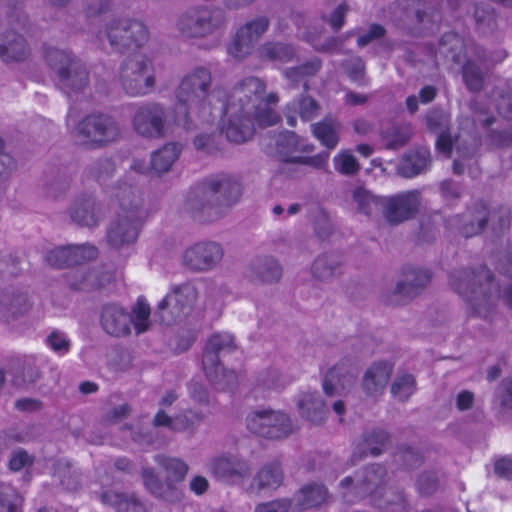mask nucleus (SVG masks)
Returning <instances> with one entry per match:
<instances>
[{
    "mask_svg": "<svg viewBox=\"0 0 512 512\" xmlns=\"http://www.w3.org/2000/svg\"><path fill=\"white\" fill-rule=\"evenodd\" d=\"M100 498L103 504L111 506L117 512H148L145 504L134 495L108 490Z\"/></svg>",
    "mask_w": 512,
    "mask_h": 512,
    "instance_id": "a878e982",
    "label": "nucleus"
},
{
    "mask_svg": "<svg viewBox=\"0 0 512 512\" xmlns=\"http://www.w3.org/2000/svg\"><path fill=\"white\" fill-rule=\"evenodd\" d=\"M355 377L356 374L349 360L340 361L324 375V393L327 396H333L335 393H339V390H344L347 385H350L354 381Z\"/></svg>",
    "mask_w": 512,
    "mask_h": 512,
    "instance_id": "aec40b11",
    "label": "nucleus"
},
{
    "mask_svg": "<svg viewBox=\"0 0 512 512\" xmlns=\"http://www.w3.org/2000/svg\"><path fill=\"white\" fill-rule=\"evenodd\" d=\"M293 109L298 110L299 115L303 120H310L318 113V106L311 98H303L297 104V107L293 106Z\"/></svg>",
    "mask_w": 512,
    "mask_h": 512,
    "instance_id": "603ef678",
    "label": "nucleus"
},
{
    "mask_svg": "<svg viewBox=\"0 0 512 512\" xmlns=\"http://www.w3.org/2000/svg\"><path fill=\"white\" fill-rule=\"evenodd\" d=\"M189 394L193 400L199 403H206L208 401V393L205 387L195 381H192L188 386Z\"/></svg>",
    "mask_w": 512,
    "mask_h": 512,
    "instance_id": "bf43d9fd",
    "label": "nucleus"
},
{
    "mask_svg": "<svg viewBox=\"0 0 512 512\" xmlns=\"http://www.w3.org/2000/svg\"><path fill=\"white\" fill-rule=\"evenodd\" d=\"M204 196L209 202L231 200L241 193L238 179L228 174H218L210 177L203 187Z\"/></svg>",
    "mask_w": 512,
    "mask_h": 512,
    "instance_id": "dca6fc26",
    "label": "nucleus"
},
{
    "mask_svg": "<svg viewBox=\"0 0 512 512\" xmlns=\"http://www.w3.org/2000/svg\"><path fill=\"white\" fill-rule=\"evenodd\" d=\"M315 137L327 148H334L338 143L339 125L332 119L313 125Z\"/></svg>",
    "mask_w": 512,
    "mask_h": 512,
    "instance_id": "473e14b6",
    "label": "nucleus"
},
{
    "mask_svg": "<svg viewBox=\"0 0 512 512\" xmlns=\"http://www.w3.org/2000/svg\"><path fill=\"white\" fill-rule=\"evenodd\" d=\"M223 22L219 10L208 8L190 9L183 13L177 21V29L184 37H203L218 28Z\"/></svg>",
    "mask_w": 512,
    "mask_h": 512,
    "instance_id": "6e6552de",
    "label": "nucleus"
},
{
    "mask_svg": "<svg viewBox=\"0 0 512 512\" xmlns=\"http://www.w3.org/2000/svg\"><path fill=\"white\" fill-rule=\"evenodd\" d=\"M474 402V395L468 390L461 391L456 399V406L460 411L470 409Z\"/></svg>",
    "mask_w": 512,
    "mask_h": 512,
    "instance_id": "0e129e2a",
    "label": "nucleus"
},
{
    "mask_svg": "<svg viewBox=\"0 0 512 512\" xmlns=\"http://www.w3.org/2000/svg\"><path fill=\"white\" fill-rule=\"evenodd\" d=\"M300 415L313 424H321L325 421L328 408L316 392L304 393L298 401Z\"/></svg>",
    "mask_w": 512,
    "mask_h": 512,
    "instance_id": "b1692460",
    "label": "nucleus"
},
{
    "mask_svg": "<svg viewBox=\"0 0 512 512\" xmlns=\"http://www.w3.org/2000/svg\"><path fill=\"white\" fill-rule=\"evenodd\" d=\"M141 477L145 488L154 496L162 498L164 495V484L151 467L142 469Z\"/></svg>",
    "mask_w": 512,
    "mask_h": 512,
    "instance_id": "ea45409f",
    "label": "nucleus"
},
{
    "mask_svg": "<svg viewBox=\"0 0 512 512\" xmlns=\"http://www.w3.org/2000/svg\"><path fill=\"white\" fill-rule=\"evenodd\" d=\"M34 463V457L29 455L24 449H18L11 454L8 462V468L13 472H19L25 467H30Z\"/></svg>",
    "mask_w": 512,
    "mask_h": 512,
    "instance_id": "c03bdc74",
    "label": "nucleus"
},
{
    "mask_svg": "<svg viewBox=\"0 0 512 512\" xmlns=\"http://www.w3.org/2000/svg\"><path fill=\"white\" fill-rule=\"evenodd\" d=\"M364 444L372 456L380 455L387 446L389 435L382 429H375L364 435Z\"/></svg>",
    "mask_w": 512,
    "mask_h": 512,
    "instance_id": "4c0bfd02",
    "label": "nucleus"
},
{
    "mask_svg": "<svg viewBox=\"0 0 512 512\" xmlns=\"http://www.w3.org/2000/svg\"><path fill=\"white\" fill-rule=\"evenodd\" d=\"M68 252L74 254L75 258L78 260V263L93 259L97 256V249L94 246L88 244L67 246V248L58 249L55 253L66 254Z\"/></svg>",
    "mask_w": 512,
    "mask_h": 512,
    "instance_id": "37998d69",
    "label": "nucleus"
},
{
    "mask_svg": "<svg viewBox=\"0 0 512 512\" xmlns=\"http://www.w3.org/2000/svg\"><path fill=\"white\" fill-rule=\"evenodd\" d=\"M401 454L403 461L410 467L419 466L423 462L422 456L410 446L401 449Z\"/></svg>",
    "mask_w": 512,
    "mask_h": 512,
    "instance_id": "680f3d73",
    "label": "nucleus"
},
{
    "mask_svg": "<svg viewBox=\"0 0 512 512\" xmlns=\"http://www.w3.org/2000/svg\"><path fill=\"white\" fill-rule=\"evenodd\" d=\"M282 480L283 473L280 462L278 461H273L267 465H264L254 478V481L257 483L259 489H276L281 485Z\"/></svg>",
    "mask_w": 512,
    "mask_h": 512,
    "instance_id": "2f4dec72",
    "label": "nucleus"
},
{
    "mask_svg": "<svg viewBox=\"0 0 512 512\" xmlns=\"http://www.w3.org/2000/svg\"><path fill=\"white\" fill-rule=\"evenodd\" d=\"M337 264L327 257H320L315 260L312 266V273L317 279L324 281L332 278L337 271Z\"/></svg>",
    "mask_w": 512,
    "mask_h": 512,
    "instance_id": "a19ab883",
    "label": "nucleus"
},
{
    "mask_svg": "<svg viewBox=\"0 0 512 512\" xmlns=\"http://www.w3.org/2000/svg\"><path fill=\"white\" fill-rule=\"evenodd\" d=\"M47 342L49 346L56 352L65 351L67 352L69 349L68 340L57 332H52L48 338Z\"/></svg>",
    "mask_w": 512,
    "mask_h": 512,
    "instance_id": "13d9d810",
    "label": "nucleus"
},
{
    "mask_svg": "<svg viewBox=\"0 0 512 512\" xmlns=\"http://www.w3.org/2000/svg\"><path fill=\"white\" fill-rule=\"evenodd\" d=\"M223 257L222 247L216 242L198 243L187 249L183 261L190 269L209 271L213 269Z\"/></svg>",
    "mask_w": 512,
    "mask_h": 512,
    "instance_id": "f8f14e48",
    "label": "nucleus"
},
{
    "mask_svg": "<svg viewBox=\"0 0 512 512\" xmlns=\"http://www.w3.org/2000/svg\"><path fill=\"white\" fill-rule=\"evenodd\" d=\"M24 499L9 484L0 483V512H22Z\"/></svg>",
    "mask_w": 512,
    "mask_h": 512,
    "instance_id": "f704fd0d",
    "label": "nucleus"
},
{
    "mask_svg": "<svg viewBox=\"0 0 512 512\" xmlns=\"http://www.w3.org/2000/svg\"><path fill=\"white\" fill-rule=\"evenodd\" d=\"M60 248L61 247L55 248L49 252L47 259L51 265L63 266L78 263V260L75 258L73 253L68 252L66 254H56L55 252Z\"/></svg>",
    "mask_w": 512,
    "mask_h": 512,
    "instance_id": "5fc2aeb1",
    "label": "nucleus"
},
{
    "mask_svg": "<svg viewBox=\"0 0 512 512\" xmlns=\"http://www.w3.org/2000/svg\"><path fill=\"white\" fill-rule=\"evenodd\" d=\"M260 56L273 61L287 62L292 58L293 49L281 43H268L260 48Z\"/></svg>",
    "mask_w": 512,
    "mask_h": 512,
    "instance_id": "e433bc0d",
    "label": "nucleus"
},
{
    "mask_svg": "<svg viewBox=\"0 0 512 512\" xmlns=\"http://www.w3.org/2000/svg\"><path fill=\"white\" fill-rule=\"evenodd\" d=\"M251 276L262 282L278 281L282 275V268L279 262L272 256L257 257L250 264Z\"/></svg>",
    "mask_w": 512,
    "mask_h": 512,
    "instance_id": "bb28decb",
    "label": "nucleus"
},
{
    "mask_svg": "<svg viewBox=\"0 0 512 512\" xmlns=\"http://www.w3.org/2000/svg\"><path fill=\"white\" fill-rule=\"evenodd\" d=\"M126 315L125 309L117 303L106 304L101 311L102 320H118Z\"/></svg>",
    "mask_w": 512,
    "mask_h": 512,
    "instance_id": "6e6d98bb",
    "label": "nucleus"
},
{
    "mask_svg": "<svg viewBox=\"0 0 512 512\" xmlns=\"http://www.w3.org/2000/svg\"><path fill=\"white\" fill-rule=\"evenodd\" d=\"M71 218L81 225L92 226L97 223L99 217L94 202L84 200L73 205Z\"/></svg>",
    "mask_w": 512,
    "mask_h": 512,
    "instance_id": "72a5a7b5",
    "label": "nucleus"
},
{
    "mask_svg": "<svg viewBox=\"0 0 512 512\" xmlns=\"http://www.w3.org/2000/svg\"><path fill=\"white\" fill-rule=\"evenodd\" d=\"M429 163V153L420 149L407 154L400 162L398 171L404 177H413L422 172Z\"/></svg>",
    "mask_w": 512,
    "mask_h": 512,
    "instance_id": "c756f323",
    "label": "nucleus"
},
{
    "mask_svg": "<svg viewBox=\"0 0 512 512\" xmlns=\"http://www.w3.org/2000/svg\"><path fill=\"white\" fill-rule=\"evenodd\" d=\"M151 315V307L144 296H139L131 309V317L134 320H148Z\"/></svg>",
    "mask_w": 512,
    "mask_h": 512,
    "instance_id": "8fccbe9b",
    "label": "nucleus"
},
{
    "mask_svg": "<svg viewBox=\"0 0 512 512\" xmlns=\"http://www.w3.org/2000/svg\"><path fill=\"white\" fill-rule=\"evenodd\" d=\"M179 155V148L175 144L165 145L152 154L149 165L142 160H135L132 169L139 173L153 171L157 174L167 172Z\"/></svg>",
    "mask_w": 512,
    "mask_h": 512,
    "instance_id": "6ab92c4d",
    "label": "nucleus"
},
{
    "mask_svg": "<svg viewBox=\"0 0 512 512\" xmlns=\"http://www.w3.org/2000/svg\"><path fill=\"white\" fill-rule=\"evenodd\" d=\"M328 498V490L322 484H308L299 490L297 494L298 509L304 510L317 507Z\"/></svg>",
    "mask_w": 512,
    "mask_h": 512,
    "instance_id": "cd10ccee",
    "label": "nucleus"
},
{
    "mask_svg": "<svg viewBox=\"0 0 512 512\" xmlns=\"http://www.w3.org/2000/svg\"><path fill=\"white\" fill-rule=\"evenodd\" d=\"M463 77L469 89L478 90L481 87L482 76L476 67L467 65L463 70Z\"/></svg>",
    "mask_w": 512,
    "mask_h": 512,
    "instance_id": "864d4df0",
    "label": "nucleus"
},
{
    "mask_svg": "<svg viewBox=\"0 0 512 512\" xmlns=\"http://www.w3.org/2000/svg\"><path fill=\"white\" fill-rule=\"evenodd\" d=\"M387 471L385 467L381 464H371L366 466L363 470L364 480L363 485L370 484H381L383 482V478L386 476Z\"/></svg>",
    "mask_w": 512,
    "mask_h": 512,
    "instance_id": "a18cd8bd",
    "label": "nucleus"
},
{
    "mask_svg": "<svg viewBox=\"0 0 512 512\" xmlns=\"http://www.w3.org/2000/svg\"><path fill=\"white\" fill-rule=\"evenodd\" d=\"M15 408L20 411H36L41 408V402L32 398H22L16 401Z\"/></svg>",
    "mask_w": 512,
    "mask_h": 512,
    "instance_id": "69168bd1",
    "label": "nucleus"
},
{
    "mask_svg": "<svg viewBox=\"0 0 512 512\" xmlns=\"http://www.w3.org/2000/svg\"><path fill=\"white\" fill-rule=\"evenodd\" d=\"M348 11V7L345 4H341L338 7L335 8L333 13L328 18L329 24L335 28L338 29L343 25L344 16Z\"/></svg>",
    "mask_w": 512,
    "mask_h": 512,
    "instance_id": "e2e57ef3",
    "label": "nucleus"
},
{
    "mask_svg": "<svg viewBox=\"0 0 512 512\" xmlns=\"http://www.w3.org/2000/svg\"><path fill=\"white\" fill-rule=\"evenodd\" d=\"M319 66H320L319 63L314 61L308 66H305L302 68L291 69L290 71H288L286 73V76L292 80H296V77L299 74H301V75L302 74H312L319 69Z\"/></svg>",
    "mask_w": 512,
    "mask_h": 512,
    "instance_id": "774afa93",
    "label": "nucleus"
},
{
    "mask_svg": "<svg viewBox=\"0 0 512 512\" xmlns=\"http://www.w3.org/2000/svg\"><path fill=\"white\" fill-rule=\"evenodd\" d=\"M393 371V364L387 361L374 363L365 373L362 387L368 396L381 394L388 384Z\"/></svg>",
    "mask_w": 512,
    "mask_h": 512,
    "instance_id": "5701e85b",
    "label": "nucleus"
},
{
    "mask_svg": "<svg viewBox=\"0 0 512 512\" xmlns=\"http://www.w3.org/2000/svg\"><path fill=\"white\" fill-rule=\"evenodd\" d=\"M430 280V274L422 269H406L402 272L393 287V294L401 297H412L424 288Z\"/></svg>",
    "mask_w": 512,
    "mask_h": 512,
    "instance_id": "412c9836",
    "label": "nucleus"
},
{
    "mask_svg": "<svg viewBox=\"0 0 512 512\" xmlns=\"http://www.w3.org/2000/svg\"><path fill=\"white\" fill-rule=\"evenodd\" d=\"M335 169L342 174H353L358 171L359 165L349 151H342L334 158Z\"/></svg>",
    "mask_w": 512,
    "mask_h": 512,
    "instance_id": "79ce46f5",
    "label": "nucleus"
},
{
    "mask_svg": "<svg viewBox=\"0 0 512 512\" xmlns=\"http://www.w3.org/2000/svg\"><path fill=\"white\" fill-rule=\"evenodd\" d=\"M135 130L146 137H159L166 133L167 123L164 111L158 104L139 107L133 119Z\"/></svg>",
    "mask_w": 512,
    "mask_h": 512,
    "instance_id": "ddd939ff",
    "label": "nucleus"
},
{
    "mask_svg": "<svg viewBox=\"0 0 512 512\" xmlns=\"http://www.w3.org/2000/svg\"><path fill=\"white\" fill-rule=\"evenodd\" d=\"M197 290L190 284L171 286L167 295L157 304V312L168 310L174 318H189L194 316Z\"/></svg>",
    "mask_w": 512,
    "mask_h": 512,
    "instance_id": "9d476101",
    "label": "nucleus"
},
{
    "mask_svg": "<svg viewBox=\"0 0 512 512\" xmlns=\"http://www.w3.org/2000/svg\"><path fill=\"white\" fill-rule=\"evenodd\" d=\"M276 155L283 162L309 164L312 166H322L328 158V155H320L316 158L307 156L312 147L304 139L298 137L292 132H286L280 135L276 142Z\"/></svg>",
    "mask_w": 512,
    "mask_h": 512,
    "instance_id": "1a4fd4ad",
    "label": "nucleus"
},
{
    "mask_svg": "<svg viewBox=\"0 0 512 512\" xmlns=\"http://www.w3.org/2000/svg\"><path fill=\"white\" fill-rule=\"evenodd\" d=\"M78 132L85 144H105L114 141L119 135L114 120L104 115L88 116L80 123Z\"/></svg>",
    "mask_w": 512,
    "mask_h": 512,
    "instance_id": "9b49d317",
    "label": "nucleus"
},
{
    "mask_svg": "<svg viewBox=\"0 0 512 512\" xmlns=\"http://www.w3.org/2000/svg\"><path fill=\"white\" fill-rule=\"evenodd\" d=\"M210 469L216 478L228 483H237L250 474L246 461L224 456L213 459Z\"/></svg>",
    "mask_w": 512,
    "mask_h": 512,
    "instance_id": "f3484780",
    "label": "nucleus"
},
{
    "mask_svg": "<svg viewBox=\"0 0 512 512\" xmlns=\"http://www.w3.org/2000/svg\"><path fill=\"white\" fill-rule=\"evenodd\" d=\"M196 331L191 328L181 329L173 339L170 340V346L175 354L187 351L196 340Z\"/></svg>",
    "mask_w": 512,
    "mask_h": 512,
    "instance_id": "58836bf2",
    "label": "nucleus"
},
{
    "mask_svg": "<svg viewBox=\"0 0 512 512\" xmlns=\"http://www.w3.org/2000/svg\"><path fill=\"white\" fill-rule=\"evenodd\" d=\"M388 197H377L372 195L369 191L359 187L353 192V200L357 205L358 210L365 215H373L381 211L384 215L386 199Z\"/></svg>",
    "mask_w": 512,
    "mask_h": 512,
    "instance_id": "c85d7f7f",
    "label": "nucleus"
},
{
    "mask_svg": "<svg viewBox=\"0 0 512 512\" xmlns=\"http://www.w3.org/2000/svg\"><path fill=\"white\" fill-rule=\"evenodd\" d=\"M203 419L202 413L186 410L177 414L174 418L170 417L164 410H159L153 419L155 427H169L173 431L193 430Z\"/></svg>",
    "mask_w": 512,
    "mask_h": 512,
    "instance_id": "4be33fe9",
    "label": "nucleus"
},
{
    "mask_svg": "<svg viewBox=\"0 0 512 512\" xmlns=\"http://www.w3.org/2000/svg\"><path fill=\"white\" fill-rule=\"evenodd\" d=\"M247 429L266 439H281L292 432V423L287 414L273 410L253 411L246 418Z\"/></svg>",
    "mask_w": 512,
    "mask_h": 512,
    "instance_id": "39448f33",
    "label": "nucleus"
},
{
    "mask_svg": "<svg viewBox=\"0 0 512 512\" xmlns=\"http://www.w3.org/2000/svg\"><path fill=\"white\" fill-rule=\"evenodd\" d=\"M500 389L501 405L506 408H512V378L502 380Z\"/></svg>",
    "mask_w": 512,
    "mask_h": 512,
    "instance_id": "052dcab7",
    "label": "nucleus"
},
{
    "mask_svg": "<svg viewBox=\"0 0 512 512\" xmlns=\"http://www.w3.org/2000/svg\"><path fill=\"white\" fill-rule=\"evenodd\" d=\"M268 21L261 17L246 23L238 31L228 47V52L235 58L250 54L254 43L267 30Z\"/></svg>",
    "mask_w": 512,
    "mask_h": 512,
    "instance_id": "2eb2a0df",
    "label": "nucleus"
},
{
    "mask_svg": "<svg viewBox=\"0 0 512 512\" xmlns=\"http://www.w3.org/2000/svg\"><path fill=\"white\" fill-rule=\"evenodd\" d=\"M110 45L122 51L133 42L137 47L148 40V30L143 23L129 18H113L105 29Z\"/></svg>",
    "mask_w": 512,
    "mask_h": 512,
    "instance_id": "0eeeda50",
    "label": "nucleus"
},
{
    "mask_svg": "<svg viewBox=\"0 0 512 512\" xmlns=\"http://www.w3.org/2000/svg\"><path fill=\"white\" fill-rule=\"evenodd\" d=\"M209 487L208 481L203 476H195L190 482V489L196 495L204 494Z\"/></svg>",
    "mask_w": 512,
    "mask_h": 512,
    "instance_id": "338daca9",
    "label": "nucleus"
},
{
    "mask_svg": "<svg viewBox=\"0 0 512 512\" xmlns=\"http://www.w3.org/2000/svg\"><path fill=\"white\" fill-rule=\"evenodd\" d=\"M451 285L459 294L466 296L467 313L473 318L487 317L499 293L486 269H482L478 276L467 272L454 275Z\"/></svg>",
    "mask_w": 512,
    "mask_h": 512,
    "instance_id": "f03ea898",
    "label": "nucleus"
},
{
    "mask_svg": "<svg viewBox=\"0 0 512 512\" xmlns=\"http://www.w3.org/2000/svg\"><path fill=\"white\" fill-rule=\"evenodd\" d=\"M137 237L138 223L130 215L119 216L111 223L107 233L108 243L115 249L134 243Z\"/></svg>",
    "mask_w": 512,
    "mask_h": 512,
    "instance_id": "a211bd4d",
    "label": "nucleus"
},
{
    "mask_svg": "<svg viewBox=\"0 0 512 512\" xmlns=\"http://www.w3.org/2000/svg\"><path fill=\"white\" fill-rule=\"evenodd\" d=\"M384 217L391 224H398L411 218L420 205L417 191L400 193L386 199Z\"/></svg>",
    "mask_w": 512,
    "mask_h": 512,
    "instance_id": "4468645a",
    "label": "nucleus"
},
{
    "mask_svg": "<svg viewBox=\"0 0 512 512\" xmlns=\"http://www.w3.org/2000/svg\"><path fill=\"white\" fill-rule=\"evenodd\" d=\"M291 508V501L288 499L273 500L260 503L255 507L254 512H288Z\"/></svg>",
    "mask_w": 512,
    "mask_h": 512,
    "instance_id": "de8ad7c7",
    "label": "nucleus"
},
{
    "mask_svg": "<svg viewBox=\"0 0 512 512\" xmlns=\"http://www.w3.org/2000/svg\"><path fill=\"white\" fill-rule=\"evenodd\" d=\"M495 473L503 478H512V459L502 457L498 459L494 464Z\"/></svg>",
    "mask_w": 512,
    "mask_h": 512,
    "instance_id": "4d7b16f0",
    "label": "nucleus"
},
{
    "mask_svg": "<svg viewBox=\"0 0 512 512\" xmlns=\"http://www.w3.org/2000/svg\"><path fill=\"white\" fill-rule=\"evenodd\" d=\"M154 461L164 470L165 482L169 489H173L176 483L184 481L189 467L180 458L158 454Z\"/></svg>",
    "mask_w": 512,
    "mask_h": 512,
    "instance_id": "393cba45",
    "label": "nucleus"
},
{
    "mask_svg": "<svg viewBox=\"0 0 512 512\" xmlns=\"http://www.w3.org/2000/svg\"><path fill=\"white\" fill-rule=\"evenodd\" d=\"M120 79L128 94L137 96L148 93L155 84L150 60L142 53L133 54L122 64Z\"/></svg>",
    "mask_w": 512,
    "mask_h": 512,
    "instance_id": "20e7f679",
    "label": "nucleus"
},
{
    "mask_svg": "<svg viewBox=\"0 0 512 512\" xmlns=\"http://www.w3.org/2000/svg\"><path fill=\"white\" fill-rule=\"evenodd\" d=\"M45 58L56 72L62 89H80L86 83V70L79 62L73 60L69 53L50 48L46 51Z\"/></svg>",
    "mask_w": 512,
    "mask_h": 512,
    "instance_id": "423d86ee",
    "label": "nucleus"
},
{
    "mask_svg": "<svg viewBox=\"0 0 512 512\" xmlns=\"http://www.w3.org/2000/svg\"><path fill=\"white\" fill-rule=\"evenodd\" d=\"M438 479L433 472L422 473L417 479V489L422 495H430L436 491Z\"/></svg>",
    "mask_w": 512,
    "mask_h": 512,
    "instance_id": "49530a36",
    "label": "nucleus"
},
{
    "mask_svg": "<svg viewBox=\"0 0 512 512\" xmlns=\"http://www.w3.org/2000/svg\"><path fill=\"white\" fill-rule=\"evenodd\" d=\"M393 500H387L384 504L376 503V505L384 510L385 512H402L406 511L407 502L405 500V496L403 492L397 491L395 492Z\"/></svg>",
    "mask_w": 512,
    "mask_h": 512,
    "instance_id": "09e8293b",
    "label": "nucleus"
},
{
    "mask_svg": "<svg viewBox=\"0 0 512 512\" xmlns=\"http://www.w3.org/2000/svg\"><path fill=\"white\" fill-rule=\"evenodd\" d=\"M416 390V381L411 374L399 375L391 386V393L399 401H406Z\"/></svg>",
    "mask_w": 512,
    "mask_h": 512,
    "instance_id": "c9c22d12",
    "label": "nucleus"
},
{
    "mask_svg": "<svg viewBox=\"0 0 512 512\" xmlns=\"http://www.w3.org/2000/svg\"><path fill=\"white\" fill-rule=\"evenodd\" d=\"M103 330L113 337H125L130 334L131 326L128 322H100Z\"/></svg>",
    "mask_w": 512,
    "mask_h": 512,
    "instance_id": "3c124183",
    "label": "nucleus"
},
{
    "mask_svg": "<svg viewBox=\"0 0 512 512\" xmlns=\"http://www.w3.org/2000/svg\"><path fill=\"white\" fill-rule=\"evenodd\" d=\"M236 349L234 337L228 333L212 334L206 342L203 370L208 380L219 390H232L237 384L235 371L225 369L220 362V356L233 353Z\"/></svg>",
    "mask_w": 512,
    "mask_h": 512,
    "instance_id": "7ed1b4c3",
    "label": "nucleus"
},
{
    "mask_svg": "<svg viewBox=\"0 0 512 512\" xmlns=\"http://www.w3.org/2000/svg\"><path fill=\"white\" fill-rule=\"evenodd\" d=\"M27 55L25 40L18 35H9L0 45V57L5 62L20 61Z\"/></svg>",
    "mask_w": 512,
    "mask_h": 512,
    "instance_id": "7c9ffc66",
    "label": "nucleus"
},
{
    "mask_svg": "<svg viewBox=\"0 0 512 512\" xmlns=\"http://www.w3.org/2000/svg\"><path fill=\"white\" fill-rule=\"evenodd\" d=\"M211 75L203 68L187 74L176 91L175 121L187 125L196 118L203 122L219 119V128L234 143L249 140L259 127H268L279 121L273 110L278 97H263L265 86L257 78L245 79L228 94L223 89L207 92Z\"/></svg>",
    "mask_w": 512,
    "mask_h": 512,
    "instance_id": "f257e3e1",
    "label": "nucleus"
}]
</instances>
